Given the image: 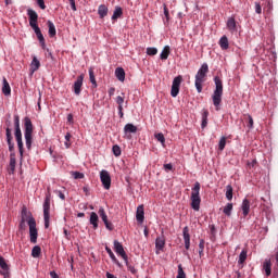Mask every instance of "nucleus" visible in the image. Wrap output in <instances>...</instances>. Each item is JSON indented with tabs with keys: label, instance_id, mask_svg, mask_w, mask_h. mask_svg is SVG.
Instances as JSON below:
<instances>
[{
	"label": "nucleus",
	"instance_id": "obj_1",
	"mask_svg": "<svg viewBox=\"0 0 278 278\" xmlns=\"http://www.w3.org/2000/svg\"><path fill=\"white\" fill-rule=\"evenodd\" d=\"M21 220L27 223L29 227L30 243L36 244V242H38V228H36V218H34L31 212L27 210V206H23L22 208Z\"/></svg>",
	"mask_w": 278,
	"mask_h": 278
},
{
	"label": "nucleus",
	"instance_id": "obj_2",
	"mask_svg": "<svg viewBox=\"0 0 278 278\" xmlns=\"http://www.w3.org/2000/svg\"><path fill=\"white\" fill-rule=\"evenodd\" d=\"M27 16L29 17V26L34 29L39 43L41 45L42 49H47V43L45 42V36L42 35V30L38 26V13L34 11V9H27Z\"/></svg>",
	"mask_w": 278,
	"mask_h": 278
},
{
	"label": "nucleus",
	"instance_id": "obj_3",
	"mask_svg": "<svg viewBox=\"0 0 278 278\" xmlns=\"http://www.w3.org/2000/svg\"><path fill=\"white\" fill-rule=\"evenodd\" d=\"M213 80L215 84V90L212 96L213 105H215L216 110H218V108H220V103L223 102V80L218 76H215Z\"/></svg>",
	"mask_w": 278,
	"mask_h": 278
},
{
	"label": "nucleus",
	"instance_id": "obj_4",
	"mask_svg": "<svg viewBox=\"0 0 278 278\" xmlns=\"http://www.w3.org/2000/svg\"><path fill=\"white\" fill-rule=\"evenodd\" d=\"M207 73H210V66L207 63H203L195 74V88L198 92H203V81H205V77H207Z\"/></svg>",
	"mask_w": 278,
	"mask_h": 278
},
{
	"label": "nucleus",
	"instance_id": "obj_5",
	"mask_svg": "<svg viewBox=\"0 0 278 278\" xmlns=\"http://www.w3.org/2000/svg\"><path fill=\"white\" fill-rule=\"evenodd\" d=\"M201 182L197 181L191 189V207L194 212L201 210Z\"/></svg>",
	"mask_w": 278,
	"mask_h": 278
},
{
	"label": "nucleus",
	"instance_id": "obj_6",
	"mask_svg": "<svg viewBox=\"0 0 278 278\" xmlns=\"http://www.w3.org/2000/svg\"><path fill=\"white\" fill-rule=\"evenodd\" d=\"M24 138L26 142V149L31 150V142H33V136L34 134V124H31V119L29 117L24 118Z\"/></svg>",
	"mask_w": 278,
	"mask_h": 278
},
{
	"label": "nucleus",
	"instance_id": "obj_7",
	"mask_svg": "<svg viewBox=\"0 0 278 278\" xmlns=\"http://www.w3.org/2000/svg\"><path fill=\"white\" fill-rule=\"evenodd\" d=\"M48 192L43 201V220L45 229H49L50 211H51V187L47 188Z\"/></svg>",
	"mask_w": 278,
	"mask_h": 278
},
{
	"label": "nucleus",
	"instance_id": "obj_8",
	"mask_svg": "<svg viewBox=\"0 0 278 278\" xmlns=\"http://www.w3.org/2000/svg\"><path fill=\"white\" fill-rule=\"evenodd\" d=\"M100 180L104 190H110V188L112 187V177L110 176V172L102 169L100 172Z\"/></svg>",
	"mask_w": 278,
	"mask_h": 278
},
{
	"label": "nucleus",
	"instance_id": "obj_9",
	"mask_svg": "<svg viewBox=\"0 0 278 278\" xmlns=\"http://www.w3.org/2000/svg\"><path fill=\"white\" fill-rule=\"evenodd\" d=\"M181 81H184V77L181 75L176 76L174 78L173 84H172V90H170V96L173 98H175L179 94V88L181 86Z\"/></svg>",
	"mask_w": 278,
	"mask_h": 278
},
{
	"label": "nucleus",
	"instance_id": "obj_10",
	"mask_svg": "<svg viewBox=\"0 0 278 278\" xmlns=\"http://www.w3.org/2000/svg\"><path fill=\"white\" fill-rule=\"evenodd\" d=\"M114 251L117 255H121L124 260L125 264H127V253L125 252V248H123V243H121L118 240H114L113 242Z\"/></svg>",
	"mask_w": 278,
	"mask_h": 278
},
{
	"label": "nucleus",
	"instance_id": "obj_11",
	"mask_svg": "<svg viewBox=\"0 0 278 278\" xmlns=\"http://www.w3.org/2000/svg\"><path fill=\"white\" fill-rule=\"evenodd\" d=\"M14 127H15V139L23 140V132L21 131V117L18 115H14Z\"/></svg>",
	"mask_w": 278,
	"mask_h": 278
},
{
	"label": "nucleus",
	"instance_id": "obj_12",
	"mask_svg": "<svg viewBox=\"0 0 278 278\" xmlns=\"http://www.w3.org/2000/svg\"><path fill=\"white\" fill-rule=\"evenodd\" d=\"M5 136H7V144L9 147L10 153H15L14 152V142L12 141L13 140L12 129L10 127L5 128Z\"/></svg>",
	"mask_w": 278,
	"mask_h": 278
},
{
	"label": "nucleus",
	"instance_id": "obj_13",
	"mask_svg": "<svg viewBox=\"0 0 278 278\" xmlns=\"http://www.w3.org/2000/svg\"><path fill=\"white\" fill-rule=\"evenodd\" d=\"M164 247H166V239L162 235L155 239L156 255H160V251H164Z\"/></svg>",
	"mask_w": 278,
	"mask_h": 278
},
{
	"label": "nucleus",
	"instance_id": "obj_14",
	"mask_svg": "<svg viewBox=\"0 0 278 278\" xmlns=\"http://www.w3.org/2000/svg\"><path fill=\"white\" fill-rule=\"evenodd\" d=\"M81 86H84V74L79 75L74 83L75 94H81Z\"/></svg>",
	"mask_w": 278,
	"mask_h": 278
},
{
	"label": "nucleus",
	"instance_id": "obj_15",
	"mask_svg": "<svg viewBox=\"0 0 278 278\" xmlns=\"http://www.w3.org/2000/svg\"><path fill=\"white\" fill-rule=\"evenodd\" d=\"M263 270L265 271L266 277H270L273 274V263L270 258H265L263 262Z\"/></svg>",
	"mask_w": 278,
	"mask_h": 278
},
{
	"label": "nucleus",
	"instance_id": "obj_16",
	"mask_svg": "<svg viewBox=\"0 0 278 278\" xmlns=\"http://www.w3.org/2000/svg\"><path fill=\"white\" fill-rule=\"evenodd\" d=\"M16 170V153L10 154V162H9V174L14 175Z\"/></svg>",
	"mask_w": 278,
	"mask_h": 278
},
{
	"label": "nucleus",
	"instance_id": "obj_17",
	"mask_svg": "<svg viewBox=\"0 0 278 278\" xmlns=\"http://www.w3.org/2000/svg\"><path fill=\"white\" fill-rule=\"evenodd\" d=\"M182 237L185 240V249L188 251L190 249V228H188V226L184 227Z\"/></svg>",
	"mask_w": 278,
	"mask_h": 278
},
{
	"label": "nucleus",
	"instance_id": "obj_18",
	"mask_svg": "<svg viewBox=\"0 0 278 278\" xmlns=\"http://www.w3.org/2000/svg\"><path fill=\"white\" fill-rule=\"evenodd\" d=\"M105 251H106L108 255L110 256V258L112 260V263L116 264V266H118V268H123V264H121V262H118V258H116V255H114V252H112V249H110V247H105Z\"/></svg>",
	"mask_w": 278,
	"mask_h": 278
},
{
	"label": "nucleus",
	"instance_id": "obj_19",
	"mask_svg": "<svg viewBox=\"0 0 278 278\" xmlns=\"http://www.w3.org/2000/svg\"><path fill=\"white\" fill-rule=\"evenodd\" d=\"M241 210L243 216H249V212H251V202L249 199H244L241 204Z\"/></svg>",
	"mask_w": 278,
	"mask_h": 278
},
{
	"label": "nucleus",
	"instance_id": "obj_20",
	"mask_svg": "<svg viewBox=\"0 0 278 278\" xmlns=\"http://www.w3.org/2000/svg\"><path fill=\"white\" fill-rule=\"evenodd\" d=\"M137 223H144V206L139 205L136 213Z\"/></svg>",
	"mask_w": 278,
	"mask_h": 278
},
{
	"label": "nucleus",
	"instance_id": "obj_21",
	"mask_svg": "<svg viewBox=\"0 0 278 278\" xmlns=\"http://www.w3.org/2000/svg\"><path fill=\"white\" fill-rule=\"evenodd\" d=\"M2 93L4 97H10L12 94V88L10 87V83L8 79L3 78Z\"/></svg>",
	"mask_w": 278,
	"mask_h": 278
},
{
	"label": "nucleus",
	"instance_id": "obj_22",
	"mask_svg": "<svg viewBox=\"0 0 278 278\" xmlns=\"http://www.w3.org/2000/svg\"><path fill=\"white\" fill-rule=\"evenodd\" d=\"M138 131V127L135 126L131 123H128L124 126V134L127 136V134H136Z\"/></svg>",
	"mask_w": 278,
	"mask_h": 278
},
{
	"label": "nucleus",
	"instance_id": "obj_23",
	"mask_svg": "<svg viewBox=\"0 0 278 278\" xmlns=\"http://www.w3.org/2000/svg\"><path fill=\"white\" fill-rule=\"evenodd\" d=\"M89 220H90V225H92L93 229L99 228V215H97V213L91 212Z\"/></svg>",
	"mask_w": 278,
	"mask_h": 278
},
{
	"label": "nucleus",
	"instance_id": "obj_24",
	"mask_svg": "<svg viewBox=\"0 0 278 278\" xmlns=\"http://www.w3.org/2000/svg\"><path fill=\"white\" fill-rule=\"evenodd\" d=\"M108 12H110V10L108 9V5H105V4L99 5L98 14H99L100 18H105V16H108Z\"/></svg>",
	"mask_w": 278,
	"mask_h": 278
},
{
	"label": "nucleus",
	"instance_id": "obj_25",
	"mask_svg": "<svg viewBox=\"0 0 278 278\" xmlns=\"http://www.w3.org/2000/svg\"><path fill=\"white\" fill-rule=\"evenodd\" d=\"M121 16H123V8H121L119 5H116L111 20L118 21V18H121Z\"/></svg>",
	"mask_w": 278,
	"mask_h": 278
},
{
	"label": "nucleus",
	"instance_id": "obj_26",
	"mask_svg": "<svg viewBox=\"0 0 278 278\" xmlns=\"http://www.w3.org/2000/svg\"><path fill=\"white\" fill-rule=\"evenodd\" d=\"M226 25H227V28L229 29V31H231L232 34H233V31H238V28L236 25V18L229 17Z\"/></svg>",
	"mask_w": 278,
	"mask_h": 278
},
{
	"label": "nucleus",
	"instance_id": "obj_27",
	"mask_svg": "<svg viewBox=\"0 0 278 278\" xmlns=\"http://www.w3.org/2000/svg\"><path fill=\"white\" fill-rule=\"evenodd\" d=\"M219 47L220 49H223V51H227V49H229V39L227 38V36H223L219 39Z\"/></svg>",
	"mask_w": 278,
	"mask_h": 278
},
{
	"label": "nucleus",
	"instance_id": "obj_28",
	"mask_svg": "<svg viewBox=\"0 0 278 278\" xmlns=\"http://www.w3.org/2000/svg\"><path fill=\"white\" fill-rule=\"evenodd\" d=\"M48 27H49L48 34L50 38H55L58 34V30H55V24H53V22L51 21H48Z\"/></svg>",
	"mask_w": 278,
	"mask_h": 278
},
{
	"label": "nucleus",
	"instance_id": "obj_29",
	"mask_svg": "<svg viewBox=\"0 0 278 278\" xmlns=\"http://www.w3.org/2000/svg\"><path fill=\"white\" fill-rule=\"evenodd\" d=\"M115 77H117L118 81H125V70L123 67H117L115 70Z\"/></svg>",
	"mask_w": 278,
	"mask_h": 278
},
{
	"label": "nucleus",
	"instance_id": "obj_30",
	"mask_svg": "<svg viewBox=\"0 0 278 278\" xmlns=\"http://www.w3.org/2000/svg\"><path fill=\"white\" fill-rule=\"evenodd\" d=\"M208 116H210V112L207 110H203L202 124H201L202 129H205V127H207V117Z\"/></svg>",
	"mask_w": 278,
	"mask_h": 278
},
{
	"label": "nucleus",
	"instance_id": "obj_31",
	"mask_svg": "<svg viewBox=\"0 0 278 278\" xmlns=\"http://www.w3.org/2000/svg\"><path fill=\"white\" fill-rule=\"evenodd\" d=\"M30 66H31L33 73H36V71H38V68H40V61L38 60V58H36V56L33 58Z\"/></svg>",
	"mask_w": 278,
	"mask_h": 278
},
{
	"label": "nucleus",
	"instance_id": "obj_32",
	"mask_svg": "<svg viewBox=\"0 0 278 278\" xmlns=\"http://www.w3.org/2000/svg\"><path fill=\"white\" fill-rule=\"evenodd\" d=\"M168 55H170V47L165 46L164 50L160 54V58L161 60H168Z\"/></svg>",
	"mask_w": 278,
	"mask_h": 278
},
{
	"label": "nucleus",
	"instance_id": "obj_33",
	"mask_svg": "<svg viewBox=\"0 0 278 278\" xmlns=\"http://www.w3.org/2000/svg\"><path fill=\"white\" fill-rule=\"evenodd\" d=\"M226 199L228 201H231V199H233V187H231V185H228L226 187Z\"/></svg>",
	"mask_w": 278,
	"mask_h": 278
},
{
	"label": "nucleus",
	"instance_id": "obj_34",
	"mask_svg": "<svg viewBox=\"0 0 278 278\" xmlns=\"http://www.w3.org/2000/svg\"><path fill=\"white\" fill-rule=\"evenodd\" d=\"M40 253H42L40 245H35L31 250V257H40Z\"/></svg>",
	"mask_w": 278,
	"mask_h": 278
},
{
	"label": "nucleus",
	"instance_id": "obj_35",
	"mask_svg": "<svg viewBox=\"0 0 278 278\" xmlns=\"http://www.w3.org/2000/svg\"><path fill=\"white\" fill-rule=\"evenodd\" d=\"M223 212L226 216H231V212H233V203H227Z\"/></svg>",
	"mask_w": 278,
	"mask_h": 278
},
{
	"label": "nucleus",
	"instance_id": "obj_36",
	"mask_svg": "<svg viewBox=\"0 0 278 278\" xmlns=\"http://www.w3.org/2000/svg\"><path fill=\"white\" fill-rule=\"evenodd\" d=\"M89 79L93 86V88H97V78H94V68H89Z\"/></svg>",
	"mask_w": 278,
	"mask_h": 278
},
{
	"label": "nucleus",
	"instance_id": "obj_37",
	"mask_svg": "<svg viewBox=\"0 0 278 278\" xmlns=\"http://www.w3.org/2000/svg\"><path fill=\"white\" fill-rule=\"evenodd\" d=\"M154 137L157 140V142H161L162 147H165L166 138L164 137V134L157 132V134L154 135Z\"/></svg>",
	"mask_w": 278,
	"mask_h": 278
},
{
	"label": "nucleus",
	"instance_id": "obj_38",
	"mask_svg": "<svg viewBox=\"0 0 278 278\" xmlns=\"http://www.w3.org/2000/svg\"><path fill=\"white\" fill-rule=\"evenodd\" d=\"M247 250H242L239 254L238 264H244L247 262Z\"/></svg>",
	"mask_w": 278,
	"mask_h": 278
},
{
	"label": "nucleus",
	"instance_id": "obj_39",
	"mask_svg": "<svg viewBox=\"0 0 278 278\" xmlns=\"http://www.w3.org/2000/svg\"><path fill=\"white\" fill-rule=\"evenodd\" d=\"M0 268L2 270H10V265H8V263L5 262V258H3V256L0 255Z\"/></svg>",
	"mask_w": 278,
	"mask_h": 278
},
{
	"label": "nucleus",
	"instance_id": "obj_40",
	"mask_svg": "<svg viewBox=\"0 0 278 278\" xmlns=\"http://www.w3.org/2000/svg\"><path fill=\"white\" fill-rule=\"evenodd\" d=\"M17 142V148L20 151V160H23V154H24V150H23V139H16Z\"/></svg>",
	"mask_w": 278,
	"mask_h": 278
},
{
	"label": "nucleus",
	"instance_id": "obj_41",
	"mask_svg": "<svg viewBox=\"0 0 278 278\" xmlns=\"http://www.w3.org/2000/svg\"><path fill=\"white\" fill-rule=\"evenodd\" d=\"M99 214L103 223H108V214H105V208L102 206L99 208Z\"/></svg>",
	"mask_w": 278,
	"mask_h": 278
},
{
	"label": "nucleus",
	"instance_id": "obj_42",
	"mask_svg": "<svg viewBox=\"0 0 278 278\" xmlns=\"http://www.w3.org/2000/svg\"><path fill=\"white\" fill-rule=\"evenodd\" d=\"M227 144V138L226 137H222L218 143V150L219 151H225V147Z\"/></svg>",
	"mask_w": 278,
	"mask_h": 278
},
{
	"label": "nucleus",
	"instance_id": "obj_43",
	"mask_svg": "<svg viewBox=\"0 0 278 278\" xmlns=\"http://www.w3.org/2000/svg\"><path fill=\"white\" fill-rule=\"evenodd\" d=\"M112 152L115 155V157H121V147L118 144L113 146Z\"/></svg>",
	"mask_w": 278,
	"mask_h": 278
},
{
	"label": "nucleus",
	"instance_id": "obj_44",
	"mask_svg": "<svg viewBox=\"0 0 278 278\" xmlns=\"http://www.w3.org/2000/svg\"><path fill=\"white\" fill-rule=\"evenodd\" d=\"M125 264H126L128 270L131 273V275H136V273H138V269H136V267H134L129 264V258H127V263H125Z\"/></svg>",
	"mask_w": 278,
	"mask_h": 278
},
{
	"label": "nucleus",
	"instance_id": "obj_45",
	"mask_svg": "<svg viewBox=\"0 0 278 278\" xmlns=\"http://www.w3.org/2000/svg\"><path fill=\"white\" fill-rule=\"evenodd\" d=\"M163 11H164V16L166 18V23H168L170 21V14L168 12V8L166 7V4H163Z\"/></svg>",
	"mask_w": 278,
	"mask_h": 278
},
{
	"label": "nucleus",
	"instance_id": "obj_46",
	"mask_svg": "<svg viewBox=\"0 0 278 278\" xmlns=\"http://www.w3.org/2000/svg\"><path fill=\"white\" fill-rule=\"evenodd\" d=\"M147 54L148 55H157V48H147Z\"/></svg>",
	"mask_w": 278,
	"mask_h": 278
},
{
	"label": "nucleus",
	"instance_id": "obj_47",
	"mask_svg": "<svg viewBox=\"0 0 278 278\" xmlns=\"http://www.w3.org/2000/svg\"><path fill=\"white\" fill-rule=\"evenodd\" d=\"M54 193L59 197V199H61V201H65L66 195H64V192H62L61 190L55 189Z\"/></svg>",
	"mask_w": 278,
	"mask_h": 278
},
{
	"label": "nucleus",
	"instance_id": "obj_48",
	"mask_svg": "<svg viewBox=\"0 0 278 278\" xmlns=\"http://www.w3.org/2000/svg\"><path fill=\"white\" fill-rule=\"evenodd\" d=\"M18 229H20V231H25V229H27V222H23L21 219L20 225H18Z\"/></svg>",
	"mask_w": 278,
	"mask_h": 278
},
{
	"label": "nucleus",
	"instance_id": "obj_49",
	"mask_svg": "<svg viewBox=\"0 0 278 278\" xmlns=\"http://www.w3.org/2000/svg\"><path fill=\"white\" fill-rule=\"evenodd\" d=\"M74 179H84V173L81 172H73Z\"/></svg>",
	"mask_w": 278,
	"mask_h": 278
},
{
	"label": "nucleus",
	"instance_id": "obj_50",
	"mask_svg": "<svg viewBox=\"0 0 278 278\" xmlns=\"http://www.w3.org/2000/svg\"><path fill=\"white\" fill-rule=\"evenodd\" d=\"M37 5H39L40 10H47V5L45 4V0H37Z\"/></svg>",
	"mask_w": 278,
	"mask_h": 278
},
{
	"label": "nucleus",
	"instance_id": "obj_51",
	"mask_svg": "<svg viewBox=\"0 0 278 278\" xmlns=\"http://www.w3.org/2000/svg\"><path fill=\"white\" fill-rule=\"evenodd\" d=\"M115 101L117 105H123V103H125V98H123L122 96H117Z\"/></svg>",
	"mask_w": 278,
	"mask_h": 278
},
{
	"label": "nucleus",
	"instance_id": "obj_52",
	"mask_svg": "<svg viewBox=\"0 0 278 278\" xmlns=\"http://www.w3.org/2000/svg\"><path fill=\"white\" fill-rule=\"evenodd\" d=\"M248 127L249 129H253V116L248 115Z\"/></svg>",
	"mask_w": 278,
	"mask_h": 278
},
{
	"label": "nucleus",
	"instance_id": "obj_53",
	"mask_svg": "<svg viewBox=\"0 0 278 278\" xmlns=\"http://www.w3.org/2000/svg\"><path fill=\"white\" fill-rule=\"evenodd\" d=\"M0 275H2L3 278H10V269L0 270Z\"/></svg>",
	"mask_w": 278,
	"mask_h": 278
},
{
	"label": "nucleus",
	"instance_id": "obj_54",
	"mask_svg": "<svg viewBox=\"0 0 278 278\" xmlns=\"http://www.w3.org/2000/svg\"><path fill=\"white\" fill-rule=\"evenodd\" d=\"M255 12L256 14H262V4L260 2H255Z\"/></svg>",
	"mask_w": 278,
	"mask_h": 278
},
{
	"label": "nucleus",
	"instance_id": "obj_55",
	"mask_svg": "<svg viewBox=\"0 0 278 278\" xmlns=\"http://www.w3.org/2000/svg\"><path fill=\"white\" fill-rule=\"evenodd\" d=\"M205 250V240L201 239L199 243V251H204Z\"/></svg>",
	"mask_w": 278,
	"mask_h": 278
},
{
	"label": "nucleus",
	"instance_id": "obj_56",
	"mask_svg": "<svg viewBox=\"0 0 278 278\" xmlns=\"http://www.w3.org/2000/svg\"><path fill=\"white\" fill-rule=\"evenodd\" d=\"M68 1H70V5H71L72 10L74 12H77V7L75 5V0H68Z\"/></svg>",
	"mask_w": 278,
	"mask_h": 278
},
{
	"label": "nucleus",
	"instance_id": "obj_57",
	"mask_svg": "<svg viewBox=\"0 0 278 278\" xmlns=\"http://www.w3.org/2000/svg\"><path fill=\"white\" fill-rule=\"evenodd\" d=\"M106 229H109V231H112L114 229V226L112 225V223H104Z\"/></svg>",
	"mask_w": 278,
	"mask_h": 278
},
{
	"label": "nucleus",
	"instance_id": "obj_58",
	"mask_svg": "<svg viewBox=\"0 0 278 278\" xmlns=\"http://www.w3.org/2000/svg\"><path fill=\"white\" fill-rule=\"evenodd\" d=\"M164 169L165 170H173V164H170V163L164 164Z\"/></svg>",
	"mask_w": 278,
	"mask_h": 278
},
{
	"label": "nucleus",
	"instance_id": "obj_59",
	"mask_svg": "<svg viewBox=\"0 0 278 278\" xmlns=\"http://www.w3.org/2000/svg\"><path fill=\"white\" fill-rule=\"evenodd\" d=\"M50 277L51 278H60V276L58 275V273H55V270L50 271Z\"/></svg>",
	"mask_w": 278,
	"mask_h": 278
},
{
	"label": "nucleus",
	"instance_id": "obj_60",
	"mask_svg": "<svg viewBox=\"0 0 278 278\" xmlns=\"http://www.w3.org/2000/svg\"><path fill=\"white\" fill-rule=\"evenodd\" d=\"M114 92H116V89H115L114 87H111V88L109 89V96H110V97H113Z\"/></svg>",
	"mask_w": 278,
	"mask_h": 278
},
{
	"label": "nucleus",
	"instance_id": "obj_61",
	"mask_svg": "<svg viewBox=\"0 0 278 278\" xmlns=\"http://www.w3.org/2000/svg\"><path fill=\"white\" fill-rule=\"evenodd\" d=\"M211 233L212 236H216V226L214 225L211 226Z\"/></svg>",
	"mask_w": 278,
	"mask_h": 278
},
{
	"label": "nucleus",
	"instance_id": "obj_62",
	"mask_svg": "<svg viewBox=\"0 0 278 278\" xmlns=\"http://www.w3.org/2000/svg\"><path fill=\"white\" fill-rule=\"evenodd\" d=\"M65 140L66 142H71V132H66Z\"/></svg>",
	"mask_w": 278,
	"mask_h": 278
},
{
	"label": "nucleus",
	"instance_id": "obj_63",
	"mask_svg": "<svg viewBox=\"0 0 278 278\" xmlns=\"http://www.w3.org/2000/svg\"><path fill=\"white\" fill-rule=\"evenodd\" d=\"M106 278H117L116 276H114V274H111L110 271L106 273Z\"/></svg>",
	"mask_w": 278,
	"mask_h": 278
},
{
	"label": "nucleus",
	"instance_id": "obj_64",
	"mask_svg": "<svg viewBox=\"0 0 278 278\" xmlns=\"http://www.w3.org/2000/svg\"><path fill=\"white\" fill-rule=\"evenodd\" d=\"M67 122L73 123V114L67 115Z\"/></svg>",
	"mask_w": 278,
	"mask_h": 278
}]
</instances>
